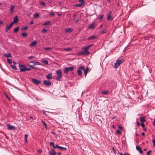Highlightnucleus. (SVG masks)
<instances>
[{
	"label": "nucleus",
	"mask_w": 155,
	"mask_h": 155,
	"mask_svg": "<svg viewBox=\"0 0 155 155\" xmlns=\"http://www.w3.org/2000/svg\"><path fill=\"white\" fill-rule=\"evenodd\" d=\"M56 73L57 75L56 79L57 80L60 81L62 77V71L60 70H58L56 71Z\"/></svg>",
	"instance_id": "f257e3e1"
},
{
	"label": "nucleus",
	"mask_w": 155,
	"mask_h": 155,
	"mask_svg": "<svg viewBox=\"0 0 155 155\" xmlns=\"http://www.w3.org/2000/svg\"><path fill=\"white\" fill-rule=\"evenodd\" d=\"M84 70V68L82 66L80 67L78 69L77 72L78 75L81 77L82 76V71Z\"/></svg>",
	"instance_id": "f03ea898"
},
{
	"label": "nucleus",
	"mask_w": 155,
	"mask_h": 155,
	"mask_svg": "<svg viewBox=\"0 0 155 155\" xmlns=\"http://www.w3.org/2000/svg\"><path fill=\"white\" fill-rule=\"evenodd\" d=\"M74 69V67H69L65 68L64 69V73H66L68 72L69 71H72Z\"/></svg>",
	"instance_id": "7ed1b4c3"
},
{
	"label": "nucleus",
	"mask_w": 155,
	"mask_h": 155,
	"mask_svg": "<svg viewBox=\"0 0 155 155\" xmlns=\"http://www.w3.org/2000/svg\"><path fill=\"white\" fill-rule=\"evenodd\" d=\"M26 66L23 65H19V68L20 71L21 72H24L26 71Z\"/></svg>",
	"instance_id": "20e7f679"
},
{
	"label": "nucleus",
	"mask_w": 155,
	"mask_h": 155,
	"mask_svg": "<svg viewBox=\"0 0 155 155\" xmlns=\"http://www.w3.org/2000/svg\"><path fill=\"white\" fill-rule=\"evenodd\" d=\"M83 51H81L79 53L80 55H88L90 54V52L85 49Z\"/></svg>",
	"instance_id": "39448f33"
},
{
	"label": "nucleus",
	"mask_w": 155,
	"mask_h": 155,
	"mask_svg": "<svg viewBox=\"0 0 155 155\" xmlns=\"http://www.w3.org/2000/svg\"><path fill=\"white\" fill-rule=\"evenodd\" d=\"M112 12L110 11L107 17V19L108 20H112L113 19V18L111 16Z\"/></svg>",
	"instance_id": "423d86ee"
},
{
	"label": "nucleus",
	"mask_w": 155,
	"mask_h": 155,
	"mask_svg": "<svg viewBox=\"0 0 155 155\" xmlns=\"http://www.w3.org/2000/svg\"><path fill=\"white\" fill-rule=\"evenodd\" d=\"M32 81L36 85L39 84L41 83L40 81L35 79H32Z\"/></svg>",
	"instance_id": "0eeeda50"
},
{
	"label": "nucleus",
	"mask_w": 155,
	"mask_h": 155,
	"mask_svg": "<svg viewBox=\"0 0 155 155\" xmlns=\"http://www.w3.org/2000/svg\"><path fill=\"white\" fill-rule=\"evenodd\" d=\"M49 144L50 146H52L54 148H58L59 147L58 145H55L54 143L53 142H50L49 143Z\"/></svg>",
	"instance_id": "6e6552de"
},
{
	"label": "nucleus",
	"mask_w": 155,
	"mask_h": 155,
	"mask_svg": "<svg viewBox=\"0 0 155 155\" xmlns=\"http://www.w3.org/2000/svg\"><path fill=\"white\" fill-rule=\"evenodd\" d=\"M97 38V35H93L87 38V40H94Z\"/></svg>",
	"instance_id": "1a4fd4ad"
},
{
	"label": "nucleus",
	"mask_w": 155,
	"mask_h": 155,
	"mask_svg": "<svg viewBox=\"0 0 155 155\" xmlns=\"http://www.w3.org/2000/svg\"><path fill=\"white\" fill-rule=\"evenodd\" d=\"M43 82L45 85L48 86H50L51 84V82L49 81L45 80Z\"/></svg>",
	"instance_id": "9d476101"
},
{
	"label": "nucleus",
	"mask_w": 155,
	"mask_h": 155,
	"mask_svg": "<svg viewBox=\"0 0 155 155\" xmlns=\"http://www.w3.org/2000/svg\"><path fill=\"white\" fill-rule=\"evenodd\" d=\"M7 126L8 129L9 130H12L13 129H15V127L13 126H10L9 124H7Z\"/></svg>",
	"instance_id": "9b49d317"
},
{
	"label": "nucleus",
	"mask_w": 155,
	"mask_h": 155,
	"mask_svg": "<svg viewBox=\"0 0 155 155\" xmlns=\"http://www.w3.org/2000/svg\"><path fill=\"white\" fill-rule=\"evenodd\" d=\"M49 155H56V152L54 150L49 151Z\"/></svg>",
	"instance_id": "f8f14e48"
},
{
	"label": "nucleus",
	"mask_w": 155,
	"mask_h": 155,
	"mask_svg": "<svg viewBox=\"0 0 155 155\" xmlns=\"http://www.w3.org/2000/svg\"><path fill=\"white\" fill-rule=\"evenodd\" d=\"M136 149L140 153H141V154H142L143 153V152L141 150V148L140 147H139L138 146H137L136 147Z\"/></svg>",
	"instance_id": "ddd939ff"
},
{
	"label": "nucleus",
	"mask_w": 155,
	"mask_h": 155,
	"mask_svg": "<svg viewBox=\"0 0 155 155\" xmlns=\"http://www.w3.org/2000/svg\"><path fill=\"white\" fill-rule=\"evenodd\" d=\"M145 117H140V121L141 123H143L146 121V119H145Z\"/></svg>",
	"instance_id": "4468645a"
},
{
	"label": "nucleus",
	"mask_w": 155,
	"mask_h": 155,
	"mask_svg": "<svg viewBox=\"0 0 155 155\" xmlns=\"http://www.w3.org/2000/svg\"><path fill=\"white\" fill-rule=\"evenodd\" d=\"M46 77L47 79H52V73H49L46 76Z\"/></svg>",
	"instance_id": "2eb2a0df"
},
{
	"label": "nucleus",
	"mask_w": 155,
	"mask_h": 155,
	"mask_svg": "<svg viewBox=\"0 0 155 155\" xmlns=\"http://www.w3.org/2000/svg\"><path fill=\"white\" fill-rule=\"evenodd\" d=\"M73 29L72 28H69L68 29H66L65 30L66 33H70L72 32L73 31Z\"/></svg>",
	"instance_id": "dca6fc26"
},
{
	"label": "nucleus",
	"mask_w": 155,
	"mask_h": 155,
	"mask_svg": "<svg viewBox=\"0 0 155 155\" xmlns=\"http://www.w3.org/2000/svg\"><path fill=\"white\" fill-rule=\"evenodd\" d=\"M13 25V22H12L10 23L9 25H7L6 27V28L7 29H10V28H11L12 25Z\"/></svg>",
	"instance_id": "f3484780"
},
{
	"label": "nucleus",
	"mask_w": 155,
	"mask_h": 155,
	"mask_svg": "<svg viewBox=\"0 0 155 155\" xmlns=\"http://www.w3.org/2000/svg\"><path fill=\"white\" fill-rule=\"evenodd\" d=\"M93 45V44H92L91 45H88L87 46H86L84 47L83 49H85L88 51V50Z\"/></svg>",
	"instance_id": "a211bd4d"
},
{
	"label": "nucleus",
	"mask_w": 155,
	"mask_h": 155,
	"mask_svg": "<svg viewBox=\"0 0 155 155\" xmlns=\"http://www.w3.org/2000/svg\"><path fill=\"white\" fill-rule=\"evenodd\" d=\"M89 70V68H87L86 69H85L84 68V70H83V71H84V74L85 76V77H86L87 74V73L88 71Z\"/></svg>",
	"instance_id": "6ab92c4d"
},
{
	"label": "nucleus",
	"mask_w": 155,
	"mask_h": 155,
	"mask_svg": "<svg viewBox=\"0 0 155 155\" xmlns=\"http://www.w3.org/2000/svg\"><path fill=\"white\" fill-rule=\"evenodd\" d=\"M15 8V6H14L12 5L11 6L10 10V13H12V12H13Z\"/></svg>",
	"instance_id": "aec40b11"
},
{
	"label": "nucleus",
	"mask_w": 155,
	"mask_h": 155,
	"mask_svg": "<svg viewBox=\"0 0 155 155\" xmlns=\"http://www.w3.org/2000/svg\"><path fill=\"white\" fill-rule=\"evenodd\" d=\"M37 42L36 41H32L30 44V46L31 47H34L37 44Z\"/></svg>",
	"instance_id": "412c9836"
},
{
	"label": "nucleus",
	"mask_w": 155,
	"mask_h": 155,
	"mask_svg": "<svg viewBox=\"0 0 155 155\" xmlns=\"http://www.w3.org/2000/svg\"><path fill=\"white\" fill-rule=\"evenodd\" d=\"M124 60L123 59H121L120 60H117L116 62L119 64L120 65L121 64L124 62Z\"/></svg>",
	"instance_id": "4be33fe9"
},
{
	"label": "nucleus",
	"mask_w": 155,
	"mask_h": 155,
	"mask_svg": "<svg viewBox=\"0 0 155 155\" xmlns=\"http://www.w3.org/2000/svg\"><path fill=\"white\" fill-rule=\"evenodd\" d=\"M51 24V21H48L44 23L43 24V26H46L47 25H50Z\"/></svg>",
	"instance_id": "5701e85b"
},
{
	"label": "nucleus",
	"mask_w": 155,
	"mask_h": 155,
	"mask_svg": "<svg viewBox=\"0 0 155 155\" xmlns=\"http://www.w3.org/2000/svg\"><path fill=\"white\" fill-rule=\"evenodd\" d=\"M109 92V91H107L105 90L104 91H103L101 93V94L103 95H107L108 93Z\"/></svg>",
	"instance_id": "b1692460"
},
{
	"label": "nucleus",
	"mask_w": 155,
	"mask_h": 155,
	"mask_svg": "<svg viewBox=\"0 0 155 155\" xmlns=\"http://www.w3.org/2000/svg\"><path fill=\"white\" fill-rule=\"evenodd\" d=\"M18 20V17L17 16H15L14 18V21L12 22H13V24L14 23L16 22Z\"/></svg>",
	"instance_id": "393cba45"
},
{
	"label": "nucleus",
	"mask_w": 155,
	"mask_h": 155,
	"mask_svg": "<svg viewBox=\"0 0 155 155\" xmlns=\"http://www.w3.org/2000/svg\"><path fill=\"white\" fill-rule=\"evenodd\" d=\"M4 56L6 58L11 57V54L9 53L8 54H5Z\"/></svg>",
	"instance_id": "a878e982"
},
{
	"label": "nucleus",
	"mask_w": 155,
	"mask_h": 155,
	"mask_svg": "<svg viewBox=\"0 0 155 155\" xmlns=\"http://www.w3.org/2000/svg\"><path fill=\"white\" fill-rule=\"evenodd\" d=\"M95 26V24L94 23H92L89 26V28L90 29L93 28Z\"/></svg>",
	"instance_id": "bb28decb"
},
{
	"label": "nucleus",
	"mask_w": 155,
	"mask_h": 155,
	"mask_svg": "<svg viewBox=\"0 0 155 155\" xmlns=\"http://www.w3.org/2000/svg\"><path fill=\"white\" fill-rule=\"evenodd\" d=\"M72 50V49L71 48H65L61 50L62 51H71Z\"/></svg>",
	"instance_id": "cd10ccee"
},
{
	"label": "nucleus",
	"mask_w": 155,
	"mask_h": 155,
	"mask_svg": "<svg viewBox=\"0 0 155 155\" xmlns=\"http://www.w3.org/2000/svg\"><path fill=\"white\" fill-rule=\"evenodd\" d=\"M33 64L34 65H41V64L39 62H33Z\"/></svg>",
	"instance_id": "c85d7f7f"
},
{
	"label": "nucleus",
	"mask_w": 155,
	"mask_h": 155,
	"mask_svg": "<svg viewBox=\"0 0 155 155\" xmlns=\"http://www.w3.org/2000/svg\"><path fill=\"white\" fill-rule=\"evenodd\" d=\"M84 4H83V3H80L78 4H77L75 5V6L76 7H81Z\"/></svg>",
	"instance_id": "c756f323"
},
{
	"label": "nucleus",
	"mask_w": 155,
	"mask_h": 155,
	"mask_svg": "<svg viewBox=\"0 0 155 155\" xmlns=\"http://www.w3.org/2000/svg\"><path fill=\"white\" fill-rule=\"evenodd\" d=\"M120 65V64H119L117 63V62H116L114 64V67L117 68L118 67H119V66Z\"/></svg>",
	"instance_id": "7c9ffc66"
},
{
	"label": "nucleus",
	"mask_w": 155,
	"mask_h": 155,
	"mask_svg": "<svg viewBox=\"0 0 155 155\" xmlns=\"http://www.w3.org/2000/svg\"><path fill=\"white\" fill-rule=\"evenodd\" d=\"M18 30H19V28L17 27L16 28H15L14 29V32L15 33H17L18 31Z\"/></svg>",
	"instance_id": "2f4dec72"
},
{
	"label": "nucleus",
	"mask_w": 155,
	"mask_h": 155,
	"mask_svg": "<svg viewBox=\"0 0 155 155\" xmlns=\"http://www.w3.org/2000/svg\"><path fill=\"white\" fill-rule=\"evenodd\" d=\"M40 4L41 5H43L44 6H45L46 5V4L43 2H40Z\"/></svg>",
	"instance_id": "473e14b6"
},
{
	"label": "nucleus",
	"mask_w": 155,
	"mask_h": 155,
	"mask_svg": "<svg viewBox=\"0 0 155 155\" xmlns=\"http://www.w3.org/2000/svg\"><path fill=\"white\" fill-rule=\"evenodd\" d=\"M21 35L24 37H26L27 35V34L25 33H22L21 34Z\"/></svg>",
	"instance_id": "72a5a7b5"
},
{
	"label": "nucleus",
	"mask_w": 155,
	"mask_h": 155,
	"mask_svg": "<svg viewBox=\"0 0 155 155\" xmlns=\"http://www.w3.org/2000/svg\"><path fill=\"white\" fill-rule=\"evenodd\" d=\"M59 148L60 150H63V149H64L65 150H67V149L66 147H62L61 146H59V148Z\"/></svg>",
	"instance_id": "f704fd0d"
},
{
	"label": "nucleus",
	"mask_w": 155,
	"mask_h": 155,
	"mask_svg": "<svg viewBox=\"0 0 155 155\" xmlns=\"http://www.w3.org/2000/svg\"><path fill=\"white\" fill-rule=\"evenodd\" d=\"M28 29V26H26L23 28H22L21 29V30H27Z\"/></svg>",
	"instance_id": "c9c22d12"
},
{
	"label": "nucleus",
	"mask_w": 155,
	"mask_h": 155,
	"mask_svg": "<svg viewBox=\"0 0 155 155\" xmlns=\"http://www.w3.org/2000/svg\"><path fill=\"white\" fill-rule=\"evenodd\" d=\"M45 49L49 51H50L52 50V48H45Z\"/></svg>",
	"instance_id": "e433bc0d"
},
{
	"label": "nucleus",
	"mask_w": 155,
	"mask_h": 155,
	"mask_svg": "<svg viewBox=\"0 0 155 155\" xmlns=\"http://www.w3.org/2000/svg\"><path fill=\"white\" fill-rule=\"evenodd\" d=\"M11 66L12 67V68L15 70H17V68L16 67L15 65H11Z\"/></svg>",
	"instance_id": "4c0bfd02"
},
{
	"label": "nucleus",
	"mask_w": 155,
	"mask_h": 155,
	"mask_svg": "<svg viewBox=\"0 0 155 155\" xmlns=\"http://www.w3.org/2000/svg\"><path fill=\"white\" fill-rule=\"evenodd\" d=\"M104 17V15H101L100 16V17L98 18V20H101L102 19H103Z\"/></svg>",
	"instance_id": "58836bf2"
},
{
	"label": "nucleus",
	"mask_w": 155,
	"mask_h": 155,
	"mask_svg": "<svg viewBox=\"0 0 155 155\" xmlns=\"http://www.w3.org/2000/svg\"><path fill=\"white\" fill-rule=\"evenodd\" d=\"M7 62L10 64H11L12 63V60L9 58H8L7 59Z\"/></svg>",
	"instance_id": "ea45409f"
},
{
	"label": "nucleus",
	"mask_w": 155,
	"mask_h": 155,
	"mask_svg": "<svg viewBox=\"0 0 155 155\" xmlns=\"http://www.w3.org/2000/svg\"><path fill=\"white\" fill-rule=\"evenodd\" d=\"M42 62L45 64L47 65L48 64V61L47 60H44Z\"/></svg>",
	"instance_id": "a19ab883"
},
{
	"label": "nucleus",
	"mask_w": 155,
	"mask_h": 155,
	"mask_svg": "<svg viewBox=\"0 0 155 155\" xmlns=\"http://www.w3.org/2000/svg\"><path fill=\"white\" fill-rule=\"evenodd\" d=\"M29 59L32 60V59H35V58L34 56H31L28 58Z\"/></svg>",
	"instance_id": "79ce46f5"
},
{
	"label": "nucleus",
	"mask_w": 155,
	"mask_h": 155,
	"mask_svg": "<svg viewBox=\"0 0 155 155\" xmlns=\"http://www.w3.org/2000/svg\"><path fill=\"white\" fill-rule=\"evenodd\" d=\"M106 32H107V30H106V29H104L103 30L101 31V33L102 34H105V33Z\"/></svg>",
	"instance_id": "37998d69"
},
{
	"label": "nucleus",
	"mask_w": 155,
	"mask_h": 155,
	"mask_svg": "<svg viewBox=\"0 0 155 155\" xmlns=\"http://www.w3.org/2000/svg\"><path fill=\"white\" fill-rule=\"evenodd\" d=\"M39 16V15L38 13H36L34 14V17L35 18H37Z\"/></svg>",
	"instance_id": "c03bdc74"
},
{
	"label": "nucleus",
	"mask_w": 155,
	"mask_h": 155,
	"mask_svg": "<svg viewBox=\"0 0 155 155\" xmlns=\"http://www.w3.org/2000/svg\"><path fill=\"white\" fill-rule=\"evenodd\" d=\"M78 1L80 3H83V4H84V2L83 0H79Z\"/></svg>",
	"instance_id": "a18cd8bd"
},
{
	"label": "nucleus",
	"mask_w": 155,
	"mask_h": 155,
	"mask_svg": "<svg viewBox=\"0 0 155 155\" xmlns=\"http://www.w3.org/2000/svg\"><path fill=\"white\" fill-rule=\"evenodd\" d=\"M42 122L43 123L44 126H45V128L46 129V127H47V124L43 120L42 121Z\"/></svg>",
	"instance_id": "49530a36"
},
{
	"label": "nucleus",
	"mask_w": 155,
	"mask_h": 155,
	"mask_svg": "<svg viewBox=\"0 0 155 155\" xmlns=\"http://www.w3.org/2000/svg\"><path fill=\"white\" fill-rule=\"evenodd\" d=\"M47 31V30L46 29H43L42 31V32L44 33H46Z\"/></svg>",
	"instance_id": "de8ad7c7"
},
{
	"label": "nucleus",
	"mask_w": 155,
	"mask_h": 155,
	"mask_svg": "<svg viewBox=\"0 0 155 155\" xmlns=\"http://www.w3.org/2000/svg\"><path fill=\"white\" fill-rule=\"evenodd\" d=\"M152 152V151L150 150L147 153V155H150V153Z\"/></svg>",
	"instance_id": "09e8293b"
},
{
	"label": "nucleus",
	"mask_w": 155,
	"mask_h": 155,
	"mask_svg": "<svg viewBox=\"0 0 155 155\" xmlns=\"http://www.w3.org/2000/svg\"><path fill=\"white\" fill-rule=\"evenodd\" d=\"M140 125L143 127V128H144L145 127V125L143 123H141L140 124Z\"/></svg>",
	"instance_id": "8fccbe9b"
},
{
	"label": "nucleus",
	"mask_w": 155,
	"mask_h": 155,
	"mask_svg": "<svg viewBox=\"0 0 155 155\" xmlns=\"http://www.w3.org/2000/svg\"><path fill=\"white\" fill-rule=\"evenodd\" d=\"M29 66L32 68H33V69H37L38 68H37L34 67L32 65H29Z\"/></svg>",
	"instance_id": "3c124183"
},
{
	"label": "nucleus",
	"mask_w": 155,
	"mask_h": 155,
	"mask_svg": "<svg viewBox=\"0 0 155 155\" xmlns=\"http://www.w3.org/2000/svg\"><path fill=\"white\" fill-rule=\"evenodd\" d=\"M152 142L153 143V146H155V140L154 139H153V140Z\"/></svg>",
	"instance_id": "603ef678"
},
{
	"label": "nucleus",
	"mask_w": 155,
	"mask_h": 155,
	"mask_svg": "<svg viewBox=\"0 0 155 155\" xmlns=\"http://www.w3.org/2000/svg\"><path fill=\"white\" fill-rule=\"evenodd\" d=\"M116 132L117 133V134H121V132L118 130H116Z\"/></svg>",
	"instance_id": "864d4df0"
},
{
	"label": "nucleus",
	"mask_w": 155,
	"mask_h": 155,
	"mask_svg": "<svg viewBox=\"0 0 155 155\" xmlns=\"http://www.w3.org/2000/svg\"><path fill=\"white\" fill-rule=\"evenodd\" d=\"M28 136V135L27 134H25V139H27Z\"/></svg>",
	"instance_id": "5fc2aeb1"
},
{
	"label": "nucleus",
	"mask_w": 155,
	"mask_h": 155,
	"mask_svg": "<svg viewBox=\"0 0 155 155\" xmlns=\"http://www.w3.org/2000/svg\"><path fill=\"white\" fill-rule=\"evenodd\" d=\"M34 24V22L33 21H31L30 22V24L31 25H33V24Z\"/></svg>",
	"instance_id": "6e6d98bb"
},
{
	"label": "nucleus",
	"mask_w": 155,
	"mask_h": 155,
	"mask_svg": "<svg viewBox=\"0 0 155 155\" xmlns=\"http://www.w3.org/2000/svg\"><path fill=\"white\" fill-rule=\"evenodd\" d=\"M55 15V14L53 13H52L50 14L51 16H54Z\"/></svg>",
	"instance_id": "4d7b16f0"
},
{
	"label": "nucleus",
	"mask_w": 155,
	"mask_h": 155,
	"mask_svg": "<svg viewBox=\"0 0 155 155\" xmlns=\"http://www.w3.org/2000/svg\"><path fill=\"white\" fill-rule=\"evenodd\" d=\"M30 70H31V69L30 68H27L26 67V71H30Z\"/></svg>",
	"instance_id": "13d9d810"
},
{
	"label": "nucleus",
	"mask_w": 155,
	"mask_h": 155,
	"mask_svg": "<svg viewBox=\"0 0 155 155\" xmlns=\"http://www.w3.org/2000/svg\"><path fill=\"white\" fill-rule=\"evenodd\" d=\"M118 128L120 130H122V127L120 126H118Z\"/></svg>",
	"instance_id": "bf43d9fd"
},
{
	"label": "nucleus",
	"mask_w": 155,
	"mask_h": 155,
	"mask_svg": "<svg viewBox=\"0 0 155 155\" xmlns=\"http://www.w3.org/2000/svg\"><path fill=\"white\" fill-rule=\"evenodd\" d=\"M3 24V22L2 20H0V24Z\"/></svg>",
	"instance_id": "052dcab7"
},
{
	"label": "nucleus",
	"mask_w": 155,
	"mask_h": 155,
	"mask_svg": "<svg viewBox=\"0 0 155 155\" xmlns=\"http://www.w3.org/2000/svg\"><path fill=\"white\" fill-rule=\"evenodd\" d=\"M153 125L155 126V118L154 119V121L153 123Z\"/></svg>",
	"instance_id": "680f3d73"
},
{
	"label": "nucleus",
	"mask_w": 155,
	"mask_h": 155,
	"mask_svg": "<svg viewBox=\"0 0 155 155\" xmlns=\"http://www.w3.org/2000/svg\"><path fill=\"white\" fill-rule=\"evenodd\" d=\"M142 135L143 136H145V134L143 132L142 133Z\"/></svg>",
	"instance_id": "e2e57ef3"
},
{
	"label": "nucleus",
	"mask_w": 155,
	"mask_h": 155,
	"mask_svg": "<svg viewBox=\"0 0 155 155\" xmlns=\"http://www.w3.org/2000/svg\"><path fill=\"white\" fill-rule=\"evenodd\" d=\"M138 126H139L140 125V123L138 122H137V123Z\"/></svg>",
	"instance_id": "0e129e2a"
},
{
	"label": "nucleus",
	"mask_w": 155,
	"mask_h": 155,
	"mask_svg": "<svg viewBox=\"0 0 155 155\" xmlns=\"http://www.w3.org/2000/svg\"><path fill=\"white\" fill-rule=\"evenodd\" d=\"M42 111H43V113L45 114H45V111L44 110H42Z\"/></svg>",
	"instance_id": "69168bd1"
},
{
	"label": "nucleus",
	"mask_w": 155,
	"mask_h": 155,
	"mask_svg": "<svg viewBox=\"0 0 155 155\" xmlns=\"http://www.w3.org/2000/svg\"><path fill=\"white\" fill-rule=\"evenodd\" d=\"M25 142L26 143H28L27 139H25Z\"/></svg>",
	"instance_id": "338daca9"
},
{
	"label": "nucleus",
	"mask_w": 155,
	"mask_h": 155,
	"mask_svg": "<svg viewBox=\"0 0 155 155\" xmlns=\"http://www.w3.org/2000/svg\"><path fill=\"white\" fill-rule=\"evenodd\" d=\"M119 153L120 155H124V154L121 153Z\"/></svg>",
	"instance_id": "774afa93"
}]
</instances>
